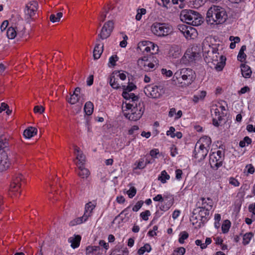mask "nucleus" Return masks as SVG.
<instances>
[{
  "label": "nucleus",
  "mask_w": 255,
  "mask_h": 255,
  "mask_svg": "<svg viewBox=\"0 0 255 255\" xmlns=\"http://www.w3.org/2000/svg\"><path fill=\"white\" fill-rule=\"evenodd\" d=\"M137 48L143 53L150 52L153 54L157 50L158 46L155 45L154 44L149 41H142L139 42L138 44Z\"/></svg>",
  "instance_id": "obj_10"
},
{
  "label": "nucleus",
  "mask_w": 255,
  "mask_h": 255,
  "mask_svg": "<svg viewBox=\"0 0 255 255\" xmlns=\"http://www.w3.org/2000/svg\"><path fill=\"white\" fill-rule=\"evenodd\" d=\"M119 59V57L117 56V55H114L110 57L109 58V65L111 64V66H114L116 65V62ZM110 66V65H109Z\"/></svg>",
  "instance_id": "obj_46"
},
{
  "label": "nucleus",
  "mask_w": 255,
  "mask_h": 255,
  "mask_svg": "<svg viewBox=\"0 0 255 255\" xmlns=\"http://www.w3.org/2000/svg\"><path fill=\"white\" fill-rule=\"evenodd\" d=\"M161 72L162 74L167 77H170L172 75V72L171 70H167L166 69H162Z\"/></svg>",
  "instance_id": "obj_58"
},
{
  "label": "nucleus",
  "mask_w": 255,
  "mask_h": 255,
  "mask_svg": "<svg viewBox=\"0 0 255 255\" xmlns=\"http://www.w3.org/2000/svg\"><path fill=\"white\" fill-rule=\"evenodd\" d=\"M199 57V53L195 51V49L193 48L188 49L181 59L180 62L184 64H187L194 61Z\"/></svg>",
  "instance_id": "obj_9"
},
{
  "label": "nucleus",
  "mask_w": 255,
  "mask_h": 255,
  "mask_svg": "<svg viewBox=\"0 0 255 255\" xmlns=\"http://www.w3.org/2000/svg\"><path fill=\"white\" fill-rule=\"evenodd\" d=\"M206 95V92L205 91H201L199 93L194 95L193 101L197 103L200 100H203Z\"/></svg>",
  "instance_id": "obj_32"
},
{
  "label": "nucleus",
  "mask_w": 255,
  "mask_h": 255,
  "mask_svg": "<svg viewBox=\"0 0 255 255\" xmlns=\"http://www.w3.org/2000/svg\"><path fill=\"white\" fill-rule=\"evenodd\" d=\"M62 16L63 13L61 12H58L56 14H51L49 16V19L53 23L59 22Z\"/></svg>",
  "instance_id": "obj_33"
},
{
  "label": "nucleus",
  "mask_w": 255,
  "mask_h": 255,
  "mask_svg": "<svg viewBox=\"0 0 255 255\" xmlns=\"http://www.w3.org/2000/svg\"><path fill=\"white\" fill-rule=\"evenodd\" d=\"M143 204V201H138L136 203V204L133 207L132 211L134 212L138 211V210L142 207Z\"/></svg>",
  "instance_id": "obj_52"
},
{
  "label": "nucleus",
  "mask_w": 255,
  "mask_h": 255,
  "mask_svg": "<svg viewBox=\"0 0 255 255\" xmlns=\"http://www.w3.org/2000/svg\"><path fill=\"white\" fill-rule=\"evenodd\" d=\"M188 234L186 232H182L180 234V237L178 241L180 244H183L184 240L187 239L188 237Z\"/></svg>",
  "instance_id": "obj_45"
},
{
  "label": "nucleus",
  "mask_w": 255,
  "mask_h": 255,
  "mask_svg": "<svg viewBox=\"0 0 255 255\" xmlns=\"http://www.w3.org/2000/svg\"><path fill=\"white\" fill-rule=\"evenodd\" d=\"M241 71L243 76L245 78H250L252 73L251 68L245 64L241 65Z\"/></svg>",
  "instance_id": "obj_28"
},
{
  "label": "nucleus",
  "mask_w": 255,
  "mask_h": 255,
  "mask_svg": "<svg viewBox=\"0 0 255 255\" xmlns=\"http://www.w3.org/2000/svg\"><path fill=\"white\" fill-rule=\"evenodd\" d=\"M167 202H166V204L165 205H162L160 206V208L162 211H167L168 210L170 207L172 206L173 203L172 199L170 198V200H166Z\"/></svg>",
  "instance_id": "obj_41"
},
{
  "label": "nucleus",
  "mask_w": 255,
  "mask_h": 255,
  "mask_svg": "<svg viewBox=\"0 0 255 255\" xmlns=\"http://www.w3.org/2000/svg\"><path fill=\"white\" fill-rule=\"evenodd\" d=\"M210 54L208 62L212 63L217 71H222L226 63V57L220 55L218 52V49H213Z\"/></svg>",
  "instance_id": "obj_5"
},
{
  "label": "nucleus",
  "mask_w": 255,
  "mask_h": 255,
  "mask_svg": "<svg viewBox=\"0 0 255 255\" xmlns=\"http://www.w3.org/2000/svg\"><path fill=\"white\" fill-rule=\"evenodd\" d=\"M10 163L7 153L2 151L0 153V171L6 170L9 167Z\"/></svg>",
  "instance_id": "obj_16"
},
{
  "label": "nucleus",
  "mask_w": 255,
  "mask_h": 255,
  "mask_svg": "<svg viewBox=\"0 0 255 255\" xmlns=\"http://www.w3.org/2000/svg\"><path fill=\"white\" fill-rule=\"evenodd\" d=\"M227 18L228 15L225 8L219 5H213L206 14V21L210 24H222Z\"/></svg>",
  "instance_id": "obj_1"
},
{
  "label": "nucleus",
  "mask_w": 255,
  "mask_h": 255,
  "mask_svg": "<svg viewBox=\"0 0 255 255\" xmlns=\"http://www.w3.org/2000/svg\"><path fill=\"white\" fill-rule=\"evenodd\" d=\"M114 28V23L113 20H109L105 22L102 28L100 33L98 34V38L97 42L100 39H105L108 38L111 34Z\"/></svg>",
  "instance_id": "obj_8"
},
{
  "label": "nucleus",
  "mask_w": 255,
  "mask_h": 255,
  "mask_svg": "<svg viewBox=\"0 0 255 255\" xmlns=\"http://www.w3.org/2000/svg\"><path fill=\"white\" fill-rule=\"evenodd\" d=\"M136 88V86L133 83H129V84L126 86H123V89L124 90L128 91V92H130L132 90H134Z\"/></svg>",
  "instance_id": "obj_47"
},
{
  "label": "nucleus",
  "mask_w": 255,
  "mask_h": 255,
  "mask_svg": "<svg viewBox=\"0 0 255 255\" xmlns=\"http://www.w3.org/2000/svg\"><path fill=\"white\" fill-rule=\"evenodd\" d=\"M147 66L146 67V68H143V70L145 71H150L151 69L154 68L155 65L153 63L149 61L147 64Z\"/></svg>",
  "instance_id": "obj_61"
},
{
  "label": "nucleus",
  "mask_w": 255,
  "mask_h": 255,
  "mask_svg": "<svg viewBox=\"0 0 255 255\" xmlns=\"http://www.w3.org/2000/svg\"><path fill=\"white\" fill-rule=\"evenodd\" d=\"M95 207V205L92 202H90L87 203L85 205V212L83 216L71 221L70 225L73 226L86 221L88 218L91 216L92 211Z\"/></svg>",
  "instance_id": "obj_7"
},
{
  "label": "nucleus",
  "mask_w": 255,
  "mask_h": 255,
  "mask_svg": "<svg viewBox=\"0 0 255 255\" xmlns=\"http://www.w3.org/2000/svg\"><path fill=\"white\" fill-rule=\"evenodd\" d=\"M210 211L211 210L209 209L207 210L206 209H201L196 207V208L194 209L193 211V215L192 216L191 218L192 219L195 218L197 219V216H195L198 214L199 217L201 218V221L204 222L207 219V217L209 215Z\"/></svg>",
  "instance_id": "obj_14"
},
{
  "label": "nucleus",
  "mask_w": 255,
  "mask_h": 255,
  "mask_svg": "<svg viewBox=\"0 0 255 255\" xmlns=\"http://www.w3.org/2000/svg\"><path fill=\"white\" fill-rule=\"evenodd\" d=\"M136 193V190L134 187H131L129 190L127 191V194L130 198H132L135 196Z\"/></svg>",
  "instance_id": "obj_48"
},
{
  "label": "nucleus",
  "mask_w": 255,
  "mask_h": 255,
  "mask_svg": "<svg viewBox=\"0 0 255 255\" xmlns=\"http://www.w3.org/2000/svg\"><path fill=\"white\" fill-rule=\"evenodd\" d=\"M37 132L36 128L32 127H30L24 130L23 132V135L25 138H30L34 134H36Z\"/></svg>",
  "instance_id": "obj_26"
},
{
  "label": "nucleus",
  "mask_w": 255,
  "mask_h": 255,
  "mask_svg": "<svg viewBox=\"0 0 255 255\" xmlns=\"http://www.w3.org/2000/svg\"><path fill=\"white\" fill-rule=\"evenodd\" d=\"M210 157H214L215 160L220 162L221 166L223 165V161L224 160V152L221 150H218L216 152H213L210 155Z\"/></svg>",
  "instance_id": "obj_21"
},
{
  "label": "nucleus",
  "mask_w": 255,
  "mask_h": 255,
  "mask_svg": "<svg viewBox=\"0 0 255 255\" xmlns=\"http://www.w3.org/2000/svg\"><path fill=\"white\" fill-rule=\"evenodd\" d=\"M94 76L93 75H90L87 81V84L88 86H91L93 84Z\"/></svg>",
  "instance_id": "obj_62"
},
{
  "label": "nucleus",
  "mask_w": 255,
  "mask_h": 255,
  "mask_svg": "<svg viewBox=\"0 0 255 255\" xmlns=\"http://www.w3.org/2000/svg\"><path fill=\"white\" fill-rule=\"evenodd\" d=\"M168 198H169L167 196L165 197L164 198H163L161 195L158 194L157 196H156L155 197H154L153 199L154 201H159V202L164 201V202H165L167 200V199Z\"/></svg>",
  "instance_id": "obj_50"
},
{
  "label": "nucleus",
  "mask_w": 255,
  "mask_h": 255,
  "mask_svg": "<svg viewBox=\"0 0 255 255\" xmlns=\"http://www.w3.org/2000/svg\"><path fill=\"white\" fill-rule=\"evenodd\" d=\"M100 44H96L93 51V57L95 59H98L101 57V55L103 51L104 45L100 47Z\"/></svg>",
  "instance_id": "obj_27"
},
{
  "label": "nucleus",
  "mask_w": 255,
  "mask_h": 255,
  "mask_svg": "<svg viewBox=\"0 0 255 255\" xmlns=\"http://www.w3.org/2000/svg\"><path fill=\"white\" fill-rule=\"evenodd\" d=\"M212 141L210 137L205 136L201 137L196 143V145H199L201 147L205 148L209 150Z\"/></svg>",
  "instance_id": "obj_18"
},
{
  "label": "nucleus",
  "mask_w": 255,
  "mask_h": 255,
  "mask_svg": "<svg viewBox=\"0 0 255 255\" xmlns=\"http://www.w3.org/2000/svg\"><path fill=\"white\" fill-rule=\"evenodd\" d=\"M24 182V178L20 173H16L13 177L10 185V190L12 192H19L21 183Z\"/></svg>",
  "instance_id": "obj_11"
},
{
  "label": "nucleus",
  "mask_w": 255,
  "mask_h": 255,
  "mask_svg": "<svg viewBox=\"0 0 255 255\" xmlns=\"http://www.w3.org/2000/svg\"><path fill=\"white\" fill-rule=\"evenodd\" d=\"M150 215V212L149 210H146L140 213V216L142 219L144 221H147L148 219V217Z\"/></svg>",
  "instance_id": "obj_49"
},
{
  "label": "nucleus",
  "mask_w": 255,
  "mask_h": 255,
  "mask_svg": "<svg viewBox=\"0 0 255 255\" xmlns=\"http://www.w3.org/2000/svg\"><path fill=\"white\" fill-rule=\"evenodd\" d=\"M247 129L249 132H255V126L254 127L253 125H248L247 127Z\"/></svg>",
  "instance_id": "obj_64"
},
{
  "label": "nucleus",
  "mask_w": 255,
  "mask_h": 255,
  "mask_svg": "<svg viewBox=\"0 0 255 255\" xmlns=\"http://www.w3.org/2000/svg\"><path fill=\"white\" fill-rule=\"evenodd\" d=\"M100 250L99 246H89L86 249V252L87 254L94 253Z\"/></svg>",
  "instance_id": "obj_44"
},
{
  "label": "nucleus",
  "mask_w": 255,
  "mask_h": 255,
  "mask_svg": "<svg viewBox=\"0 0 255 255\" xmlns=\"http://www.w3.org/2000/svg\"><path fill=\"white\" fill-rule=\"evenodd\" d=\"M176 172V178L178 180H180L182 177V171L181 169H177Z\"/></svg>",
  "instance_id": "obj_63"
},
{
  "label": "nucleus",
  "mask_w": 255,
  "mask_h": 255,
  "mask_svg": "<svg viewBox=\"0 0 255 255\" xmlns=\"http://www.w3.org/2000/svg\"><path fill=\"white\" fill-rule=\"evenodd\" d=\"M159 154V151L158 149H154L150 151V155L153 158H156V155Z\"/></svg>",
  "instance_id": "obj_59"
},
{
  "label": "nucleus",
  "mask_w": 255,
  "mask_h": 255,
  "mask_svg": "<svg viewBox=\"0 0 255 255\" xmlns=\"http://www.w3.org/2000/svg\"><path fill=\"white\" fill-rule=\"evenodd\" d=\"M80 170L78 175L82 178H87L90 174L89 170L84 167V165H78Z\"/></svg>",
  "instance_id": "obj_30"
},
{
  "label": "nucleus",
  "mask_w": 255,
  "mask_h": 255,
  "mask_svg": "<svg viewBox=\"0 0 255 255\" xmlns=\"http://www.w3.org/2000/svg\"><path fill=\"white\" fill-rule=\"evenodd\" d=\"M253 237V234L251 232L245 234L243 236V244L244 245H248L250 243L251 239Z\"/></svg>",
  "instance_id": "obj_38"
},
{
  "label": "nucleus",
  "mask_w": 255,
  "mask_h": 255,
  "mask_svg": "<svg viewBox=\"0 0 255 255\" xmlns=\"http://www.w3.org/2000/svg\"><path fill=\"white\" fill-rule=\"evenodd\" d=\"M165 92V88L162 85H148L144 89V93L148 97L160 98Z\"/></svg>",
  "instance_id": "obj_6"
},
{
  "label": "nucleus",
  "mask_w": 255,
  "mask_h": 255,
  "mask_svg": "<svg viewBox=\"0 0 255 255\" xmlns=\"http://www.w3.org/2000/svg\"><path fill=\"white\" fill-rule=\"evenodd\" d=\"M213 201L210 198H201L196 203V207L201 209L212 210L213 206Z\"/></svg>",
  "instance_id": "obj_13"
},
{
  "label": "nucleus",
  "mask_w": 255,
  "mask_h": 255,
  "mask_svg": "<svg viewBox=\"0 0 255 255\" xmlns=\"http://www.w3.org/2000/svg\"><path fill=\"white\" fill-rule=\"evenodd\" d=\"M170 178V176L167 174L165 170L161 172L160 175L158 177V179L162 183L166 182V180Z\"/></svg>",
  "instance_id": "obj_35"
},
{
  "label": "nucleus",
  "mask_w": 255,
  "mask_h": 255,
  "mask_svg": "<svg viewBox=\"0 0 255 255\" xmlns=\"http://www.w3.org/2000/svg\"><path fill=\"white\" fill-rule=\"evenodd\" d=\"M208 151L206 148L201 147L199 145H195L194 156L199 161L203 160L207 156Z\"/></svg>",
  "instance_id": "obj_15"
},
{
  "label": "nucleus",
  "mask_w": 255,
  "mask_h": 255,
  "mask_svg": "<svg viewBox=\"0 0 255 255\" xmlns=\"http://www.w3.org/2000/svg\"><path fill=\"white\" fill-rule=\"evenodd\" d=\"M188 26L184 24H180L178 26V29L181 32L183 33V35H184L185 31L188 29Z\"/></svg>",
  "instance_id": "obj_55"
},
{
  "label": "nucleus",
  "mask_w": 255,
  "mask_h": 255,
  "mask_svg": "<svg viewBox=\"0 0 255 255\" xmlns=\"http://www.w3.org/2000/svg\"><path fill=\"white\" fill-rule=\"evenodd\" d=\"M214 158V157L210 156V164L212 169L217 170L221 166L220 165V162L215 160Z\"/></svg>",
  "instance_id": "obj_36"
},
{
  "label": "nucleus",
  "mask_w": 255,
  "mask_h": 255,
  "mask_svg": "<svg viewBox=\"0 0 255 255\" xmlns=\"http://www.w3.org/2000/svg\"><path fill=\"white\" fill-rule=\"evenodd\" d=\"M195 244L198 246H200V248L202 250L206 249V246L204 245V243H202V241L200 240H196Z\"/></svg>",
  "instance_id": "obj_60"
},
{
  "label": "nucleus",
  "mask_w": 255,
  "mask_h": 255,
  "mask_svg": "<svg viewBox=\"0 0 255 255\" xmlns=\"http://www.w3.org/2000/svg\"><path fill=\"white\" fill-rule=\"evenodd\" d=\"M38 3L36 1H33L28 3L25 7L24 13L26 19L32 18L35 14L37 10Z\"/></svg>",
  "instance_id": "obj_12"
},
{
  "label": "nucleus",
  "mask_w": 255,
  "mask_h": 255,
  "mask_svg": "<svg viewBox=\"0 0 255 255\" xmlns=\"http://www.w3.org/2000/svg\"><path fill=\"white\" fill-rule=\"evenodd\" d=\"M174 77L181 83L191 84L196 78L195 73L190 68H183L177 71L174 74Z\"/></svg>",
  "instance_id": "obj_3"
},
{
  "label": "nucleus",
  "mask_w": 255,
  "mask_h": 255,
  "mask_svg": "<svg viewBox=\"0 0 255 255\" xmlns=\"http://www.w3.org/2000/svg\"><path fill=\"white\" fill-rule=\"evenodd\" d=\"M76 159L78 160V165H84L85 162V156L82 152L76 154Z\"/></svg>",
  "instance_id": "obj_39"
},
{
  "label": "nucleus",
  "mask_w": 255,
  "mask_h": 255,
  "mask_svg": "<svg viewBox=\"0 0 255 255\" xmlns=\"http://www.w3.org/2000/svg\"><path fill=\"white\" fill-rule=\"evenodd\" d=\"M129 208L130 206H128L126 209H125L123 211H122L119 215H118L115 218L112 223L115 224L117 222L118 224H120L121 222H124V218L122 216L123 214H124L125 217L126 218H127L128 219L129 217V216H128V209H129Z\"/></svg>",
  "instance_id": "obj_20"
},
{
  "label": "nucleus",
  "mask_w": 255,
  "mask_h": 255,
  "mask_svg": "<svg viewBox=\"0 0 255 255\" xmlns=\"http://www.w3.org/2000/svg\"><path fill=\"white\" fill-rule=\"evenodd\" d=\"M138 64L140 65L142 69L143 70V68H146V67L147 66V63L149 62L148 59L146 60H143V59H139L138 61Z\"/></svg>",
  "instance_id": "obj_51"
},
{
  "label": "nucleus",
  "mask_w": 255,
  "mask_h": 255,
  "mask_svg": "<svg viewBox=\"0 0 255 255\" xmlns=\"http://www.w3.org/2000/svg\"><path fill=\"white\" fill-rule=\"evenodd\" d=\"M202 17L201 15L197 11H194V13L192 14L188 24L194 26H198L202 22Z\"/></svg>",
  "instance_id": "obj_17"
},
{
  "label": "nucleus",
  "mask_w": 255,
  "mask_h": 255,
  "mask_svg": "<svg viewBox=\"0 0 255 255\" xmlns=\"http://www.w3.org/2000/svg\"><path fill=\"white\" fill-rule=\"evenodd\" d=\"M194 11L191 9H183L181 11L180 15V19L188 24L192 14L194 13Z\"/></svg>",
  "instance_id": "obj_19"
},
{
  "label": "nucleus",
  "mask_w": 255,
  "mask_h": 255,
  "mask_svg": "<svg viewBox=\"0 0 255 255\" xmlns=\"http://www.w3.org/2000/svg\"><path fill=\"white\" fill-rule=\"evenodd\" d=\"M80 91L81 88L79 87L76 88L73 94L71 95L70 98L68 100V102L72 105L78 102L79 100L78 94L80 92Z\"/></svg>",
  "instance_id": "obj_22"
},
{
  "label": "nucleus",
  "mask_w": 255,
  "mask_h": 255,
  "mask_svg": "<svg viewBox=\"0 0 255 255\" xmlns=\"http://www.w3.org/2000/svg\"><path fill=\"white\" fill-rule=\"evenodd\" d=\"M151 30L153 34L158 37H165L171 33L173 29L168 23L154 22L151 26Z\"/></svg>",
  "instance_id": "obj_4"
},
{
  "label": "nucleus",
  "mask_w": 255,
  "mask_h": 255,
  "mask_svg": "<svg viewBox=\"0 0 255 255\" xmlns=\"http://www.w3.org/2000/svg\"><path fill=\"white\" fill-rule=\"evenodd\" d=\"M229 183L230 184H232V185L235 187H238L240 185L239 182L237 179L233 177H231L230 178Z\"/></svg>",
  "instance_id": "obj_54"
},
{
  "label": "nucleus",
  "mask_w": 255,
  "mask_h": 255,
  "mask_svg": "<svg viewBox=\"0 0 255 255\" xmlns=\"http://www.w3.org/2000/svg\"><path fill=\"white\" fill-rule=\"evenodd\" d=\"M185 249L183 247H180L175 250L172 255H184L185 253Z\"/></svg>",
  "instance_id": "obj_43"
},
{
  "label": "nucleus",
  "mask_w": 255,
  "mask_h": 255,
  "mask_svg": "<svg viewBox=\"0 0 255 255\" xmlns=\"http://www.w3.org/2000/svg\"><path fill=\"white\" fill-rule=\"evenodd\" d=\"M129 92H128L126 90H124L122 96L126 100H131V103H135L136 101L138 100L139 98L135 96L133 93H129Z\"/></svg>",
  "instance_id": "obj_24"
},
{
  "label": "nucleus",
  "mask_w": 255,
  "mask_h": 255,
  "mask_svg": "<svg viewBox=\"0 0 255 255\" xmlns=\"http://www.w3.org/2000/svg\"><path fill=\"white\" fill-rule=\"evenodd\" d=\"M110 84L114 89H118L120 87L118 83V79L114 74H112L110 77Z\"/></svg>",
  "instance_id": "obj_34"
},
{
  "label": "nucleus",
  "mask_w": 255,
  "mask_h": 255,
  "mask_svg": "<svg viewBox=\"0 0 255 255\" xmlns=\"http://www.w3.org/2000/svg\"><path fill=\"white\" fill-rule=\"evenodd\" d=\"M197 33V30L195 28L191 26H188V28L185 31L184 35L186 38H194L196 36Z\"/></svg>",
  "instance_id": "obj_29"
},
{
  "label": "nucleus",
  "mask_w": 255,
  "mask_h": 255,
  "mask_svg": "<svg viewBox=\"0 0 255 255\" xmlns=\"http://www.w3.org/2000/svg\"><path fill=\"white\" fill-rule=\"evenodd\" d=\"M84 111L87 115L90 116L92 114L94 110V106L92 102H87L84 106Z\"/></svg>",
  "instance_id": "obj_31"
},
{
  "label": "nucleus",
  "mask_w": 255,
  "mask_h": 255,
  "mask_svg": "<svg viewBox=\"0 0 255 255\" xmlns=\"http://www.w3.org/2000/svg\"><path fill=\"white\" fill-rule=\"evenodd\" d=\"M230 228V222L228 220L225 221L222 226V231L223 233H227Z\"/></svg>",
  "instance_id": "obj_42"
},
{
  "label": "nucleus",
  "mask_w": 255,
  "mask_h": 255,
  "mask_svg": "<svg viewBox=\"0 0 255 255\" xmlns=\"http://www.w3.org/2000/svg\"><path fill=\"white\" fill-rule=\"evenodd\" d=\"M151 250V246L149 244H146L143 247H141L138 251L137 253L139 255H143L145 252H149Z\"/></svg>",
  "instance_id": "obj_37"
},
{
  "label": "nucleus",
  "mask_w": 255,
  "mask_h": 255,
  "mask_svg": "<svg viewBox=\"0 0 255 255\" xmlns=\"http://www.w3.org/2000/svg\"><path fill=\"white\" fill-rule=\"evenodd\" d=\"M81 240V236L80 235H76L74 237H70L68 241L71 243V247L73 249H75L79 246Z\"/></svg>",
  "instance_id": "obj_23"
},
{
  "label": "nucleus",
  "mask_w": 255,
  "mask_h": 255,
  "mask_svg": "<svg viewBox=\"0 0 255 255\" xmlns=\"http://www.w3.org/2000/svg\"><path fill=\"white\" fill-rule=\"evenodd\" d=\"M126 108L129 111L125 114L126 117L129 120L136 121L143 115L144 111V104L143 102L137 100L135 103H126Z\"/></svg>",
  "instance_id": "obj_2"
},
{
  "label": "nucleus",
  "mask_w": 255,
  "mask_h": 255,
  "mask_svg": "<svg viewBox=\"0 0 255 255\" xmlns=\"http://www.w3.org/2000/svg\"><path fill=\"white\" fill-rule=\"evenodd\" d=\"M137 14L135 16V19L137 21L140 20L141 19L142 15H144L146 13V10L144 8H138L136 10Z\"/></svg>",
  "instance_id": "obj_40"
},
{
  "label": "nucleus",
  "mask_w": 255,
  "mask_h": 255,
  "mask_svg": "<svg viewBox=\"0 0 255 255\" xmlns=\"http://www.w3.org/2000/svg\"><path fill=\"white\" fill-rule=\"evenodd\" d=\"M172 50H174L175 51V55H173V56H174L175 58L177 57L180 54V49L177 46H173L172 47L170 52H171Z\"/></svg>",
  "instance_id": "obj_57"
},
{
  "label": "nucleus",
  "mask_w": 255,
  "mask_h": 255,
  "mask_svg": "<svg viewBox=\"0 0 255 255\" xmlns=\"http://www.w3.org/2000/svg\"><path fill=\"white\" fill-rule=\"evenodd\" d=\"M44 108L42 106H36L34 108V112L35 113L42 114L44 111Z\"/></svg>",
  "instance_id": "obj_53"
},
{
  "label": "nucleus",
  "mask_w": 255,
  "mask_h": 255,
  "mask_svg": "<svg viewBox=\"0 0 255 255\" xmlns=\"http://www.w3.org/2000/svg\"><path fill=\"white\" fill-rule=\"evenodd\" d=\"M6 34L9 39H12L14 38L17 35L20 37H22L23 33L22 31L17 33L15 29L13 27H11L8 28Z\"/></svg>",
  "instance_id": "obj_25"
},
{
  "label": "nucleus",
  "mask_w": 255,
  "mask_h": 255,
  "mask_svg": "<svg viewBox=\"0 0 255 255\" xmlns=\"http://www.w3.org/2000/svg\"><path fill=\"white\" fill-rule=\"evenodd\" d=\"M246 55L244 52H239L238 55V60L241 62H243L245 60Z\"/></svg>",
  "instance_id": "obj_56"
}]
</instances>
